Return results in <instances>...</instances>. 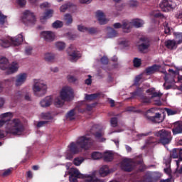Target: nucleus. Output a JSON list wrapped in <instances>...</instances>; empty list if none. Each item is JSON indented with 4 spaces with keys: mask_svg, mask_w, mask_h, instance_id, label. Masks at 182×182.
Instances as JSON below:
<instances>
[{
    "mask_svg": "<svg viewBox=\"0 0 182 182\" xmlns=\"http://www.w3.org/2000/svg\"><path fill=\"white\" fill-rule=\"evenodd\" d=\"M18 69H19V64L14 61L9 65L6 73V75H12L13 73L18 72Z\"/></svg>",
    "mask_w": 182,
    "mask_h": 182,
    "instance_id": "nucleus-16",
    "label": "nucleus"
},
{
    "mask_svg": "<svg viewBox=\"0 0 182 182\" xmlns=\"http://www.w3.org/2000/svg\"><path fill=\"white\" fill-rule=\"evenodd\" d=\"M145 143L146 145L156 146L159 144V141L156 138L150 136L146 140Z\"/></svg>",
    "mask_w": 182,
    "mask_h": 182,
    "instance_id": "nucleus-30",
    "label": "nucleus"
},
{
    "mask_svg": "<svg viewBox=\"0 0 182 182\" xmlns=\"http://www.w3.org/2000/svg\"><path fill=\"white\" fill-rule=\"evenodd\" d=\"M150 134H151V132H146V133H142V134H139L137 135V138H138L139 140H140V139H143V137H146L147 136H150Z\"/></svg>",
    "mask_w": 182,
    "mask_h": 182,
    "instance_id": "nucleus-55",
    "label": "nucleus"
},
{
    "mask_svg": "<svg viewBox=\"0 0 182 182\" xmlns=\"http://www.w3.org/2000/svg\"><path fill=\"white\" fill-rule=\"evenodd\" d=\"M148 120H150L153 123H161L163 122V118L161 117V114L156 113L155 116L153 117H146Z\"/></svg>",
    "mask_w": 182,
    "mask_h": 182,
    "instance_id": "nucleus-21",
    "label": "nucleus"
},
{
    "mask_svg": "<svg viewBox=\"0 0 182 182\" xmlns=\"http://www.w3.org/2000/svg\"><path fill=\"white\" fill-rule=\"evenodd\" d=\"M41 117L46 120H51L53 119L52 114L50 112H43L41 114Z\"/></svg>",
    "mask_w": 182,
    "mask_h": 182,
    "instance_id": "nucleus-47",
    "label": "nucleus"
},
{
    "mask_svg": "<svg viewBox=\"0 0 182 182\" xmlns=\"http://www.w3.org/2000/svg\"><path fill=\"white\" fill-rule=\"evenodd\" d=\"M53 102V98L52 96H47L40 102V105L41 107H49Z\"/></svg>",
    "mask_w": 182,
    "mask_h": 182,
    "instance_id": "nucleus-19",
    "label": "nucleus"
},
{
    "mask_svg": "<svg viewBox=\"0 0 182 182\" xmlns=\"http://www.w3.org/2000/svg\"><path fill=\"white\" fill-rule=\"evenodd\" d=\"M119 43L121 45V46H123L124 48H127V46L130 45L129 41L127 40H122L119 41Z\"/></svg>",
    "mask_w": 182,
    "mask_h": 182,
    "instance_id": "nucleus-53",
    "label": "nucleus"
},
{
    "mask_svg": "<svg viewBox=\"0 0 182 182\" xmlns=\"http://www.w3.org/2000/svg\"><path fill=\"white\" fill-rule=\"evenodd\" d=\"M41 35L46 42H53L56 38L55 33L52 31H43Z\"/></svg>",
    "mask_w": 182,
    "mask_h": 182,
    "instance_id": "nucleus-11",
    "label": "nucleus"
},
{
    "mask_svg": "<svg viewBox=\"0 0 182 182\" xmlns=\"http://www.w3.org/2000/svg\"><path fill=\"white\" fill-rule=\"evenodd\" d=\"M75 97L73 89L69 86H64L60 91V97H57L54 100V105L56 107H62L63 102H70Z\"/></svg>",
    "mask_w": 182,
    "mask_h": 182,
    "instance_id": "nucleus-2",
    "label": "nucleus"
},
{
    "mask_svg": "<svg viewBox=\"0 0 182 182\" xmlns=\"http://www.w3.org/2000/svg\"><path fill=\"white\" fill-rule=\"evenodd\" d=\"M111 126L112 127H116L117 126V118L116 117H113L111 119Z\"/></svg>",
    "mask_w": 182,
    "mask_h": 182,
    "instance_id": "nucleus-60",
    "label": "nucleus"
},
{
    "mask_svg": "<svg viewBox=\"0 0 182 182\" xmlns=\"http://www.w3.org/2000/svg\"><path fill=\"white\" fill-rule=\"evenodd\" d=\"M159 6L161 11L164 12H168V11H172V9H174V8L177 6V4L173 1L163 0L159 4Z\"/></svg>",
    "mask_w": 182,
    "mask_h": 182,
    "instance_id": "nucleus-9",
    "label": "nucleus"
},
{
    "mask_svg": "<svg viewBox=\"0 0 182 182\" xmlns=\"http://www.w3.org/2000/svg\"><path fill=\"white\" fill-rule=\"evenodd\" d=\"M44 59L46 62H53V60H55V54L52 53H46L44 54Z\"/></svg>",
    "mask_w": 182,
    "mask_h": 182,
    "instance_id": "nucleus-33",
    "label": "nucleus"
},
{
    "mask_svg": "<svg viewBox=\"0 0 182 182\" xmlns=\"http://www.w3.org/2000/svg\"><path fill=\"white\" fill-rule=\"evenodd\" d=\"M117 36V32H116V30L110 27L107 28V38H116Z\"/></svg>",
    "mask_w": 182,
    "mask_h": 182,
    "instance_id": "nucleus-26",
    "label": "nucleus"
},
{
    "mask_svg": "<svg viewBox=\"0 0 182 182\" xmlns=\"http://www.w3.org/2000/svg\"><path fill=\"white\" fill-rule=\"evenodd\" d=\"M11 117L12 113L11 112H6L0 115V119L5 120L6 122H8V120H11Z\"/></svg>",
    "mask_w": 182,
    "mask_h": 182,
    "instance_id": "nucleus-39",
    "label": "nucleus"
},
{
    "mask_svg": "<svg viewBox=\"0 0 182 182\" xmlns=\"http://www.w3.org/2000/svg\"><path fill=\"white\" fill-rule=\"evenodd\" d=\"M135 164H139L140 171H144L146 170V165L143 163V159H141V155H139L135 159H125L121 162V168L124 171L130 172L134 168Z\"/></svg>",
    "mask_w": 182,
    "mask_h": 182,
    "instance_id": "nucleus-3",
    "label": "nucleus"
},
{
    "mask_svg": "<svg viewBox=\"0 0 182 182\" xmlns=\"http://www.w3.org/2000/svg\"><path fill=\"white\" fill-rule=\"evenodd\" d=\"M33 93L37 97H42L46 95L48 92V84L43 80H33V84L32 87Z\"/></svg>",
    "mask_w": 182,
    "mask_h": 182,
    "instance_id": "nucleus-5",
    "label": "nucleus"
},
{
    "mask_svg": "<svg viewBox=\"0 0 182 182\" xmlns=\"http://www.w3.org/2000/svg\"><path fill=\"white\" fill-rule=\"evenodd\" d=\"M55 47L58 50H63L66 48V44L62 41H58L55 43Z\"/></svg>",
    "mask_w": 182,
    "mask_h": 182,
    "instance_id": "nucleus-42",
    "label": "nucleus"
},
{
    "mask_svg": "<svg viewBox=\"0 0 182 182\" xmlns=\"http://www.w3.org/2000/svg\"><path fill=\"white\" fill-rule=\"evenodd\" d=\"M75 114H76L75 109H71L67 113L66 117L69 119V120H73L75 119Z\"/></svg>",
    "mask_w": 182,
    "mask_h": 182,
    "instance_id": "nucleus-43",
    "label": "nucleus"
},
{
    "mask_svg": "<svg viewBox=\"0 0 182 182\" xmlns=\"http://www.w3.org/2000/svg\"><path fill=\"white\" fill-rule=\"evenodd\" d=\"M140 42L141 43L139 45H138V49L140 52H144V50H147V49L150 48V39H149L148 38H141Z\"/></svg>",
    "mask_w": 182,
    "mask_h": 182,
    "instance_id": "nucleus-10",
    "label": "nucleus"
},
{
    "mask_svg": "<svg viewBox=\"0 0 182 182\" xmlns=\"http://www.w3.org/2000/svg\"><path fill=\"white\" fill-rule=\"evenodd\" d=\"M133 28V24L132 21H122V29L125 33H129L130 30Z\"/></svg>",
    "mask_w": 182,
    "mask_h": 182,
    "instance_id": "nucleus-22",
    "label": "nucleus"
},
{
    "mask_svg": "<svg viewBox=\"0 0 182 182\" xmlns=\"http://www.w3.org/2000/svg\"><path fill=\"white\" fill-rule=\"evenodd\" d=\"M70 173L72 175L69 177L70 181V182H77V177H76V176H75V174L72 173V172H70Z\"/></svg>",
    "mask_w": 182,
    "mask_h": 182,
    "instance_id": "nucleus-61",
    "label": "nucleus"
},
{
    "mask_svg": "<svg viewBox=\"0 0 182 182\" xmlns=\"http://www.w3.org/2000/svg\"><path fill=\"white\" fill-rule=\"evenodd\" d=\"M25 128L23 127V124L18 119H14L10 121L6 127L5 132L7 134H13L14 136H21Z\"/></svg>",
    "mask_w": 182,
    "mask_h": 182,
    "instance_id": "nucleus-4",
    "label": "nucleus"
},
{
    "mask_svg": "<svg viewBox=\"0 0 182 182\" xmlns=\"http://www.w3.org/2000/svg\"><path fill=\"white\" fill-rule=\"evenodd\" d=\"M164 80L165 83L164 84V87H165L166 90H168V89H170V86L166 87V83H169L170 85L174 83V76L167 73H165Z\"/></svg>",
    "mask_w": 182,
    "mask_h": 182,
    "instance_id": "nucleus-20",
    "label": "nucleus"
},
{
    "mask_svg": "<svg viewBox=\"0 0 182 182\" xmlns=\"http://www.w3.org/2000/svg\"><path fill=\"white\" fill-rule=\"evenodd\" d=\"M102 157H104L105 161H112L113 160V153L112 151H106Z\"/></svg>",
    "mask_w": 182,
    "mask_h": 182,
    "instance_id": "nucleus-34",
    "label": "nucleus"
},
{
    "mask_svg": "<svg viewBox=\"0 0 182 182\" xmlns=\"http://www.w3.org/2000/svg\"><path fill=\"white\" fill-rule=\"evenodd\" d=\"M72 6H75L73 5L71 3H67L65 4L62 5L60 7V12H66V11H68L69 8H72Z\"/></svg>",
    "mask_w": 182,
    "mask_h": 182,
    "instance_id": "nucleus-41",
    "label": "nucleus"
},
{
    "mask_svg": "<svg viewBox=\"0 0 182 182\" xmlns=\"http://www.w3.org/2000/svg\"><path fill=\"white\" fill-rule=\"evenodd\" d=\"M141 100L142 103H150V102H151L150 98H149L147 97H144V96H142L141 97Z\"/></svg>",
    "mask_w": 182,
    "mask_h": 182,
    "instance_id": "nucleus-64",
    "label": "nucleus"
},
{
    "mask_svg": "<svg viewBox=\"0 0 182 182\" xmlns=\"http://www.w3.org/2000/svg\"><path fill=\"white\" fill-rule=\"evenodd\" d=\"M178 45L179 44L177 43V41L175 39H169L165 41V46L169 50H176V49L178 48Z\"/></svg>",
    "mask_w": 182,
    "mask_h": 182,
    "instance_id": "nucleus-15",
    "label": "nucleus"
},
{
    "mask_svg": "<svg viewBox=\"0 0 182 182\" xmlns=\"http://www.w3.org/2000/svg\"><path fill=\"white\" fill-rule=\"evenodd\" d=\"M146 93H151V99H154V97H158V99H160L161 96H163V93L160 92H154L153 89H149L146 90Z\"/></svg>",
    "mask_w": 182,
    "mask_h": 182,
    "instance_id": "nucleus-29",
    "label": "nucleus"
},
{
    "mask_svg": "<svg viewBox=\"0 0 182 182\" xmlns=\"http://www.w3.org/2000/svg\"><path fill=\"white\" fill-rule=\"evenodd\" d=\"M11 46V41L9 38L0 39V48H6Z\"/></svg>",
    "mask_w": 182,
    "mask_h": 182,
    "instance_id": "nucleus-25",
    "label": "nucleus"
},
{
    "mask_svg": "<svg viewBox=\"0 0 182 182\" xmlns=\"http://www.w3.org/2000/svg\"><path fill=\"white\" fill-rule=\"evenodd\" d=\"M70 171L77 178H83L85 182H105V181L96 177V172L90 174H82L76 168H71Z\"/></svg>",
    "mask_w": 182,
    "mask_h": 182,
    "instance_id": "nucleus-6",
    "label": "nucleus"
},
{
    "mask_svg": "<svg viewBox=\"0 0 182 182\" xmlns=\"http://www.w3.org/2000/svg\"><path fill=\"white\" fill-rule=\"evenodd\" d=\"M9 40L11 46H19L23 42V36L21 33L16 37L9 38Z\"/></svg>",
    "mask_w": 182,
    "mask_h": 182,
    "instance_id": "nucleus-12",
    "label": "nucleus"
},
{
    "mask_svg": "<svg viewBox=\"0 0 182 182\" xmlns=\"http://www.w3.org/2000/svg\"><path fill=\"white\" fill-rule=\"evenodd\" d=\"M71 48L70 47L68 48V59L70 60V62H76L80 58V54L77 50H73L70 52Z\"/></svg>",
    "mask_w": 182,
    "mask_h": 182,
    "instance_id": "nucleus-14",
    "label": "nucleus"
},
{
    "mask_svg": "<svg viewBox=\"0 0 182 182\" xmlns=\"http://www.w3.org/2000/svg\"><path fill=\"white\" fill-rule=\"evenodd\" d=\"M100 176L101 177H106L109 173H110V171L109 170V167L106 165L103 166L102 167L100 168Z\"/></svg>",
    "mask_w": 182,
    "mask_h": 182,
    "instance_id": "nucleus-27",
    "label": "nucleus"
},
{
    "mask_svg": "<svg viewBox=\"0 0 182 182\" xmlns=\"http://www.w3.org/2000/svg\"><path fill=\"white\" fill-rule=\"evenodd\" d=\"M84 161L85 159H83V158H75L73 161V164H75V166H80Z\"/></svg>",
    "mask_w": 182,
    "mask_h": 182,
    "instance_id": "nucleus-48",
    "label": "nucleus"
},
{
    "mask_svg": "<svg viewBox=\"0 0 182 182\" xmlns=\"http://www.w3.org/2000/svg\"><path fill=\"white\" fill-rule=\"evenodd\" d=\"M173 36L176 41V43L181 45V43H182V32H174Z\"/></svg>",
    "mask_w": 182,
    "mask_h": 182,
    "instance_id": "nucleus-32",
    "label": "nucleus"
},
{
    "mask_svg": "<svg viewBox=\"0 0 182 182\" xmlns=\"http://www.w3.org/2000/svg\"><path fill=\"white\" fill-rule=\"evenodd\" d=\"M164 33H166L167 35H168V33H170V27L168 26V23L165 22L164 23Z\"/></svg>",
    "mask_w": 182,
    "mask_h": 182,
    "instance_id": "nucleus-56",
    "label": "nucleus"
},
{
    "mask_svg": "<svg viewBox=\"0 0 182 182\" xmlns=\"http://www.w3.org/2000/svg\"><path fill=\"white\" fill-rule=\"evenodd\" d=\"M5 22H6V16L0 12V25H4Z\"/></svg>",
    "mask_w": 182,
    "mask_h": 182,
    "instance_id": "nucleus-52",
    "label": "nucleus"
},
{
    "mask_svg": "<svg viewBox=\"0 0 182 182\" xmlns=\"http://www.w3.org/2000/svg\"><path fill=\"white\" fill-rule=\"evenodd\" d=\"M172 133L173 136L182 134V121H177L174 123Z\"/></svg>",
    "mask_w": 182,
    "mask_h": 182,
    "instance_id": "nucleus-17",
    "label": "nucleus"
},
{
    "mask_svg": "<svg viewBox=\"0 0 182 182\" xmlns=\"http://www.w3.org/2000/svg\"><path fill=\"white\" fill-rule=\"evenodd\" d=\"M77 29L80 32H87V27H85V26L78 25Z\"/></svg>",
    "mask_w": 182,
    "mask_h": 182,
    "instance_id": "nucleus-59",
    "label": "nucleus"
},
{
    "mask_svg": "<svg viewBox=\"0 0 182 182\" xmlns=\"http://www.w3.org/2000/svg\"><path fill=\"white\" fill-rule=\"evenodd\" d=\"M134 68H140L141 65V59L138 58H134L133 60Z\"/></svg>",
    "mask_w": 182,
    "mask_h": 182,
    "instance_id": "nucleus-46",
    "label": "nucleus"
},
{
    "mask_svg": "<svg viewBox=\"0 0 182 182\" xmlns=\"http://www.w3.org/2000/svg\"><path fill=\"white\" fill-rule=\"evenodd\" d=\"M21 21L26 25V26H33L36 23V16L35 13L26 10L23 12L21 16Z\"/></svg>",
    "mask_w": 182,
    "mask_h": 182,
    "instance_id": "nucleus-8",
    "label": "nucleus"
},
{
    "mask_svg": "<svg viewBox=\"0 0 182 182\" xmlns=\"http://www.w3.org/2000/svg\"><path fill=\"white\" fill-rule=\"evenodd\" d=\"M165 112H166L168 116H173V114H178L180 113V109H171L169 108H165Z\"/></svg>",
    "mask_w": 182,
    "mask_h": 182,
    "instance_id": "nucleus-40",
    "label": "nucleus"
},
{
    "mask_svg": "<svg viewBox=\"0 0 182 182\" xmlns=\"http://www.w3.org/2000/svg\"><path fill=\"white\" fill-rule=\"evenodd\" d=\"M52 26L55 29H59V28H62V26H63V22L57 20L54 23H53Z\"/></svg>",
    "mask_w": 182,
    "mask_h": 182,
    "instance_id": "nucleus-44",
    "label": "nucleus"
},
{
    "mask_svg": "<svg viewBox=\"0 0 182 182\" xmlns=\"http://www.w3.org/2000/svg\"><path fill=\"white\" fill-rule=\"evenodd\" d=\"M93 139L87 136H80L77 139L76 143L72 142L70 146H68L71 154H67L65 159L67 160H71V159H73V155L72 154H77V153L82 151V149L89 150V149L93 146Z\"/></svg>",
    "mask_w": 182,
    "mask_h": 182,
    "instance_id": "nucleus-1",
    "label": "nucleus"
},
{
    "mask_svg": "<svg viewBox=\"0 0 182 182\" xmlns=\"http://www.w3.org/2000/svg\"><path fill=\"white\" fill-rule=\"evenodd\" d=\"M9 65V61L7 60L6 58L3 57L0 58V69H1V70H6Z\"/></svg>",
    "mask_w": 182,
    "mask_h": 182,
    "instance_id": "nucleus-23",
    "label": "nucleus"
},
{
    "mask_svg": "<svg viewBox=\"0 0 182 182\" xmlns=\"http://www.w3.org/2000/svg\"><path fill=\"white\" fill-rule=\"evenodd\" d=\"M159 67L157 65H154L151 67H149L146 69V73H148V75H150L151 73H154V72H156V70H159Z\"/></svg>",
    "mask_w": 182,
    "mask_h": 182,
    "instance_id": "nucleus-35",
    "label": "nucleus"
},
{
    "mask_svg": "<svg viewBox=\"0 0 182 182\" xmlns=\"http://www.w3.org/2000/svg\"><path fill=\"white\" fill-rule=\"evenodd\" d=\"M97 96H99V94H91V95L85 94V100L92 101V100H95V99H96Z\"/></svg>",
    "mask_w": 182,
    "mask_h": 182,
    "instance_id": "nucleus-45",
    "label": "nucleus"
},
{
    "mask_svg": "<svg viewBox=\"0 0 182 182\" xmlns=\"http://www.w3.org/2000/svg\"><path fill=\"white\" fill-rule=\"evenodd\" d=\"M128 4L129 5V6L134 8L135 6H139V1H137L136 0H130L128 2Z\"/></svg>",
    "mask_w": 182,
    "mask_h": 182,
    "instance_id": "nucleus-51",
    "label": "nucleus"
},
{
    "mask_svg": "<svg viewBox=\"0 0 182 182\" xmlns=\"http://www.w3.org/2000/svg\"><path fill=\"white\" fill-rule=\"evenodd\" d=\"M64 21L66 23V25L69 26L73 22V18L70 14H66L64 16Z\"/></svg>",
    "mask_w": 182,
    "mask_h": 182,
    "instance_id": "nucleus-37",
    "label": "nucleus"
},
{
    "mask_svg": "<svg viewBox=\"0 0 182 182\" xmlns=\"http://www.w3.org/2000/svg\"><path fill=\"white\" fill-rule=\"evenodd\" d=\"M87 32H88V33H90L91 35H93V33H96V32H97V28H87Z\"/></svg>",
    "mask_w": 182,
    "mask_h": 182,
    "instance_id": "nucleus-63",
    "label": "nucleus"
},
{
    "mask_svg": "<svg viewBox=\"0 0 182 182\" xmlns=\"http://www.w3.org/2000/svg\"><path fill=\"white\" fill-rule=\"evenodd\" d=\"M105 135V133L103 132H97L95 134V137L96 139V140H97L100 142H103V141H106V139L103 138V136Z\"/></svg>",
    "mask_w": 182,
    "mask_h": 182,
    "instance_id": "nucleus-31",
    "label": "nucleus"
},
{
    "mask_svg": "<svg viewBox=\"0 0 182 182\" xmlns=\"http://www.w3.org/2000/svg\"><path fill=\"white\" fill-rule=\"evenodd\" d=\"M40 8H41V9L50 8V4L49 2H44L40 5Z\"/></svg>",
    "mask_w": 182,
    "mask_h": 182,
    "instance_id": "nucleus-58",
    "label": "nucleus"
},
{
    "mask_svg": "<svg viewBox=\"0 0 182 182\" xmlns=\"http://www.w3.org/2000/svg\"><path fill=\"white\" fill-rule=\"evenodd\" d=\"M132 23V26H134L135 28H141L143 25H144V21L143 20L136 18L132 21H131Z\"/></svg>",
    "mask_w": 182,
    "mask_h": 182,
    "instance_id": "nucleus-28",
    "label": "nucleus"
},
{
    "mask_svg": "<svg viewBox=\"0 0 182 182\" xmlns=\"http://www.w3.org/2000/svg\"><path fill=\"white\" fill-rule=\"evenodd\" d=\"M180 149L175 148L173 149L170 154L171 157L172 159H178L180 157Z\"/></svg>",
    "mask_w": 182,
    "mask_h": 182,
    "instance_id": "nucleus-36",
    "label": "nucleus"
},
{
    "mask_svg": "<svg viewBox=\"0 0 182 182\" xmlns=\"http://www.w3.org/2000/svg\"><path fill=\"white\" fill-rule=\"evenodd\" d=\"M95 16L100 25H105V23H107V19H106V17H105V14L103 11L100 10L97 11L95 13Z\"/></svg>",
    "mask_w": 182,
    "mask_h": 182,
    "instance_id": "nucleus-18",
    "label": "nucleus"
},
{
    "mask_svg": "<svg viewBox=\"0 0 182 182\" xmlns=\"http://www.w3.org/2000/svg\"><path fill=\"white\" fill-rule=\"evenodd\" d=\"M151 15L152 16H154V18H164V16H163V14H161L160 12L159 11H153L151 13Z\"/></svg>",
    "mask_w": 182,
    "mask_h": 182,
    "instance_id": "nucleus-50",
    "label": "nucleus"
},
{
    "mask_svg": "<svg viewBox=\"0 0 182 182\" xmlns=\"http://www.w3.org/2000/svg\"><path fill=\"white\" fill-rule=\"evenodd\" d=\"M28 78V75L26 73H21L16 76L15 85L18 87L19 86H22L25 82H26V79Z\"/></svg>",
    "mask_w": 182,
    "mask_h": 182,
    "instance_id": "nucleus-13",
    "label": "nucleus"
},
{
    "mask_svg": "<svg viewBox=\"0 0 182 182\" xmlns=\"http://www.w3.org/2000/svg\"><path fill=\"white\" fill-rule=\"evenodd\" d=\"M21 97H22V92L18 91L13 96L12 100H14V102H16V100H18V99H21Z\"/></svg>",
    "mask_w": 182,
    "mask_h": 182,
    "instance_id": "nucleus-49",
    "label": "nucleus"
},
{
    "mask_svg": "<svg viewBox=\"0 0 182 182\" xmlns=\"http://www.w3.org/2000/svg\"><path fill=\"white\" fill-rule=\"evenodd\" d=\"M91 157L92 160H100L103 157V154L99 151H94L92 153Z\"/></svg>",
    "mask_w": 182,
    "mask_h": 182,
    "instance_id": "nucleus-38",
    "label": "nucleus"
},
{
    "mask_svg": "<svg viewBox=\"0 0 182 182\" xmlns=\"http://www.w3.org/2000/svg\"><path fill=\"white\" fill-rule=\"evenodd\" d=\"M180 161H182V149H179V160L176 161L177 168L180 166Z\"/></svg>",
    "mask_w": 182,
    "mask_h": 182,
    "instance_id": "nucleus-57",
    "label": "nucleus"
},
{
    "mask_svg": "<svg viewBox=\"0 0 182 182\" xmlns=\"http://www.w3.org/2000/svg\"><path fill=\"white\" fill-rule=\"evenodd\" d=\"M68 80L70 83H75V82L77 81V77L73 76V75H68Z\"/></svg>",
    "mask_w": 182,
    "mask_h": 182,
    "instance_id": "nucleus-54",
    "label": "nucleus"
},
{
    "mask_svg": "<svg viewBox=\"0 0 182 182\" xmlns=\"http://www.w3.org/2000/svg\"><path fill=\"white\" fill-rule=\"evenodd\" d=\"M32 50H33L32 47H31V46L26 47V49H25L26 55H32Z\"/></svg>",
    "mask_w": 182,
    "mask_h": 182,
    "instance_id": "nucleus-62",
    "label": "nucleus"
},
{
    "mask_svg": "<svg viewBox=\"0 0 182 182\" xmlns=\"http://www.w3.org/2000/svg\"><path fill=\"white\" fill-rule=\"evenodd\" d=\"M154 136L158 137L159 144H162L166 146L171 143L173 140V136H171V132L167 131L166 129H161L154 133Z\"/></svg>",
    "mask_w": 182,
    "mask_h": 182,
    "instance_id": "nucleus-7",
    "label": "nucleus"
},
{
    "mask_svg": "<svg viewBox=\"0 0 182 182\" xmlns=\"http://www.w3.org/2000/svg\"><path fill=\"white\" fill-rule=\"evenodd\" d=\"M53 16V10L48 9L43 16L40 18L41 22H43L44 21H46V19H49L50 18H52Z\"/></svg>",
    "mask_w": 182,
    "mask_h": 182,
    "instance_id": "nucleus-24",
    "label": "nucleus"
}]
</instances>
